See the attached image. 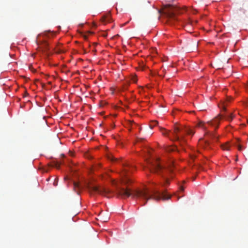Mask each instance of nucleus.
Here are the masks:
<instances>
[{
  "label": "nucleus",
  "mask_w": 248,
  "mask_h": 248,
  "mask_svg": "<svg viewBox=\"0 0 248 248\" xmlns=\"http://www.w3.org/2000/svg\"><path fill=\"white\" fill-rule=\"evenodd\" d=\"M222 118V116L221 115H218L217 117H216L212 121L208 122L207 123L211 125H217V126H218V125L219 123V121L220 119H221Z\"/></svg>",
  "instance_id": "nucleus-8"
},
{
  "label": "nucleus",
  "mask_w": 248,
  "mask_h": 248,
  "mask_svg": "<svg viewBox=\"0 0 248 248\" xmlns=\"http://www.w3.org/2000/svg\"><path fill=\"white\" fill-rule=\"evenodd\" d=\"M101 219L103 222H107L109 219V217H105L102 218Z\"/></svg>",
  "instance_id": "nucleus-18"
},
{
  "label": "nucleus",
  "mask_w": 248,
  "mask_h": 248,
  "mask_svg": "<svg viewBox=\"0 0 248 248\" xmlns=\"http://www.w3.org/2000/svg\"><path fill=\"white\" fill-rule=\"evenodd\" d=\"M129 123L131 125L133 123V122L129 121Z\"/></svg>",
  "instance_id": "nucleus-24"
},
{
  "label": "nucleus",
  "mask_w": 248,
  "mask_h": 248,
  "mask_svg": "<svg viewBox=\"0 0 248 248\" xmlns=\"http://www.w3.org/2000/svg\"><path fill=\"white\" fill-rule=\"evenodd\" d=\"M61 163L58 162H55L53 163V167L56 168L57 169H60Z\"/></svg>",
  "instance_id": "nucleus-15"
},
{
  "label": "nucleus",
  "mask_w": 248,
  "mask_h": 248,
  "mask_svg": "<svg viewBox=\"0 0 248 248\" xmlns=\"http://www.w3.org/2000/svg\"><path fill=\"white\" fill-rule=\"evenodd\" d=\"M160 130L163 135L167 136L172 140L179 142L181 145H182V143L186 142L184 137L185 134L193 135L194 133L192 129L181 128L176 125H174L172 132L168 131L162 127L160 128Z\"/></svg>",
  "instance_id": "nucleus-3"
},
{
  "label": "nucleus",
  "mask_w": 248,
  "mask_h": 248,
  "mask_svg": "<svg viewBox=\"0 0 248 248\" xmlns=\"http://www.w3.org/2000/svg\"><path fill=\"white\" fill-rule=\"evenodd\" d=\"M157 124H158V122L157 121H156L155 120L152 121L150 122V127L152 129L154 126L156 125Z\"/></svg>",
  "instance_id": "nucleus-14"
},
{
  "label": "nucleus",
  "mask_w": 248,
  "mask_h": 248,
  "mask_svg": "<svg viewBox=\"0 0 248 248\" xmlns=\"http://www.w3.org/2000/svg\"><path fill=\"white\" fill-rule=\"evenodd\" d=\"M140 140H142V139H138V141Z\"/></svg>",
  "instance_id": "nucleus-25"
},
{
  "label": "nucleus",
  "mask_w": 248,
  "mask_h": 248,
  "mask_svg": "<svg viewBox=\"0 0 248 248\" xmlns=\"http://www.w3.org/2000/svg\"><path fill=\"white\" fill-rule=\"evenodd\" d=\"M117 194L122 198H126L130 196L132 198H139L145 201L143 205H145L149 200L153 199L156 201H159L161 199L164 200H169L170 196L165 192L160 193L158 191H155L153 194L151 195L147 188L143 189H137L131 191L124 187H118L116 191Z\"/></svg>",
  "instance_id": "nucleus-1"
},
{
  "label": "nucleus",
  "mask_w": 248,
  "mask_h": 248,
  "mask_svg": "<svg viewBox=\"0 0 248 248\" xmlns=\"http://www.w3.org/2000/svg\"><path fill=\"white\" fill-rule=\"evenodd\" d=\"M62 156H63V157H64V155L63 154H62Z\"/></svg>",
  "instance_id": "nucleus-26"
},
{
  "label": "nucleus",
  "mask_w": 248,
  "mask_h": 248,
  "mask_svg": "<svg viewBox=\"0 0 248 248\" xmlns=\"http://www.w3.org/2000/svg\"><path fill=\"white\" fill-rule=\"evenodd\" d=\"M88 190L91 194H106L109 192L108 189L105 188L99 187L97 186H89Z\"/></svg>",
  "instance_id": "nucleus-5"
},
{
  "label": "nucleus",
  "mask_w": 248,
  "mask_h": 248,
  "mask_svg": "<svg viewBox=\"0 0 248 248\" xmlns=\"http://www.w3.org/2000/svg\"><path fill=\"white\" fill-rule=\"evenodd\" d=\"M73 185L74 190L77 193H78V190L80 188V186L78 182H74Z\"/></svg>",
  "instance_id": "nucleus-10"
},
{
  "label": "nucleus",
  "mask_w": 248,
  "mask_h": 248,
  "mask_svg": "<svg viewBox=\"0 0 248 248\" xmlns=\"http://www.w3.org/2000/svg\"><path fill=\"white\" fill-rule=\"evenodd\" d=\"M44 46L46 47L47 46H48V44L46 42H44Z\"/></svg>",
  "instance_id": "nucleus-21"
},
{
  "label": "nucleus",
  "mask_w": 248,
  "mask_h": 248,
  "mask_svg": "<svg viewBox=\"0 0 248 248\" xmlns=\"http://www.w3.org/2000/svg\"><path fill=\"white\" fill-rule=\"evenodd\" d=\"M221 147L223 150L229 151L230 149V146L227 143L221 145Z\"/></svg>",
  "instance_id": "nucleus-11"
},
{
  "label": "nucleus",
  "mask_w": 248,
  "mask_h": 248,
  "mask_svg": "<svg viewBox=\"0 0 248 248\" xmlns=\"http://www.w3.org/2000/svg\"><path fill=\"white\" fill-rule=\"evenodd\" d=\"M172 166V161L167 166L162 165L158 158H153L147 161V168L150 172L161 176L164 181L162 186H166L170 184L169 177L172 178L173 177Z\"/></svg>",
  "instance_id": "nucleus-2"
},
{
  "label": "nucleus",
  "mask_w": 248,
  "mask_h": 248,
  "mask_svg": "<svg viewBox=\"0 0 248 248\" xmlns=\"http://www.w3.org/2000/svg\"><path fill=\"white\" fill-rule=\"evenodd\" d=\"M56 181V180H55V181ZM57 183H58V182H57H57H54V185L55 186H57Z\"/></svg>",
  "instance_id": "nucleus-22"
},
{
  "label": "nucleus",
  "mask_w": 248,
  "mask_h": 248,
  "mask_svg": "<svg viewBox=\"0 0 248 248\" xmlns=\"http://www.w3.org/2000/svg\"><path fill=\"white\" fill-rule=\"evenodd\" d=\"M238 160V157L237 156L236 158V160Z\"/></svg>",
  "instance_id": "nucleus-27"
},
{
  "label": "nucleus",
  "mask_w": 248,
  "mask_h": 248,
  "mask_svg": "<svg viewBox=\"0 0 248 248\" xmlns=\"http://www.w3.org/2000/svg\"><path fill=\"white\" fill-rule=\"evenodd\" d=\"M180 189H181V190L183 191L184 188V187L183 186H181L180 187Z\"/></svg>",
  "instance_id": "nucleus-23"
},
{
  "label": "nucleus",
  "mask_w": 248,
  "mask_h": 248,
  "mask_svg": "<svg viewBox=\"0 0 248 248\" xmlns=\"http://www.w3.org/2000/svg\"><path fill=\"white\" fill-rule=\"evenodd\" d=\"M176 149V147H169L167 149V151L168 152H172L174 151Z\"/></svg>",
  "instance_id": "nucleus-16"
},
{
  "label": "nucleus",
  "mask_w": 248,
  "mask_h": 248,
  "mask_svg": "<svg viewBox=\"0 0 248 248\" xmlns=\"http://www.w3.org/2000/svg\"><path fill=\"white\" fill-rule=\"evenodd\" d=\"M237 147L239 151H241L243 149L242 146L241 145H238Z\"/></svg>",
  "instance_id": "nucleus-20"
},
{
  "label": "nucleus",
  "mask_w": 248,
  "mask_h": 248,
  "mask_svg": "<svg viewBox=\"0 0 248 248\" xmlns=\"http://www.w3.org/2000/svg\"><path fill=\"white\" fill-rule=\"evenodd\" d=\"M132 80L133 81V82L134 83H136L137 82V78L136 77H133L132 78Z\"/></svg>",
  "instance_id": "nucleus-19"
},
{
  "label": "nucleus",
  "mask_w": 248,
  "mask_h": 248,
  "mask_svg": "<svg viewBox=\"0 0 248 248\" xmlns=\"http://www.w3.org/2000/svg\"><path fill=\"white\" fill-rule=\"evenodd\" d=\"M233 116L232 115V114H230L229 115L226 116V119L228 121H232L233 119Z\"/></svg>",
  "instance_id": "nucleus-17"
},
{
  "label": "nucleus",
  "mask_w": 248,
  "mask_h": 248,
  "mask_svg": "<svg viewBox=\"0 0 248 248\" xmlns=\"http://www.w3.org/2000/svg\"><path fill=\"white\" fill-rule=\"evenodd\" d=\"M110 20V17L109 15L104 16L102 17L101 21L102 23L105 24L107 22H109Z\"/></svg>",
  "instance_id": "nucleus-9"
},
{
  "label": "nucleus",
  "mask_w": 248,
  "mask_h": 248,
  "mask_svg": "<svg viewBox=\"0 0 248 248\" xmlns=\"http://www.w3.org/2000/svg\"><path fill=\"white\" fill-rule=\"evenodd\" d=\"M108 158L109 160H110L112 162L118 161V159L113 157L111 155H108Z\"/></svg>",
  "instance_id": "nucleus-13"
},
{
  "label": "nucleus",
  "mask_w": 248,
  "mask_h": 248,
  "mask_svg": "<svg viewBox=\"0 0 248 248\" xmlns=\"http://www.w3.org/2000/svg\"><path fill=\"white\" fill-rule=\"evenodd\" d=\"M197 126L200 127L202 128L204 130H206L207 129V127L206 126L205 123H203V122H199L197 124Z\"/></svg>",
  "instance_id": "nucleus-12"
},
{
  "label": "nucleus",
  "mask_w": 248,
  "mask_h": 248,
  "mask_svg": "<svg viewBox=\"0 0 248 248\" xmlns=\"http://www.w3.org/2000/svg\"><path fill=\"white\" fill-rule=\"evenodd\" d=\"M199 144L205 150H208L211 148L210 143L207 140H204L201 139L199 140Z\"/></svg>",
  "instance_id": "nucleus-7"
},
{
  "label": "nucleus",
  "mask_w": 248,
  "mask_h": 248,
  "mask_svg": "<svg viewBox=\"0 0 248 248\" xmlns=\"http://www.w3.org/2000/svg\"><path fill=\"white\" fill-rule=\"evenodd\" d=\"M158 13L168 19L176 20V15L182 14L183 9L174 5L166 4L163 5L161 10L158 11Z\"/></svg>",
  "instance_id": "nucleus-4"
},
{
  "label": "nucleus",
  "mask_w": 248,
  "mask_h": 248,
  "mask_svg": "<svg viewBox=\"0 0 248 248\" xmlns=\"http://www.w3.org/2000/svg\"><path fill=\"white\" fill-rule=\"evenodd\" d=\"M123 166L124 167V177L122 180V183L124 185H126L129 183H130L131 181L128 175L127 174V173L128 171L127 168H129L130 166L127 163H123Z\"/></svg>",
  "instance_id": "nucleus-6"
}]
</instances>
